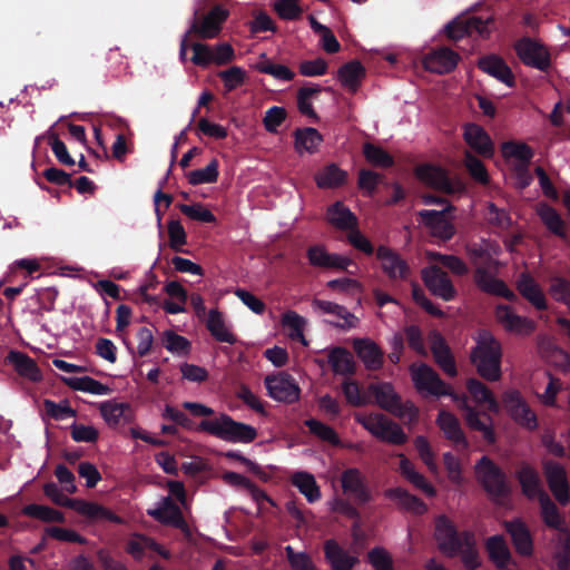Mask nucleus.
Here are the masks:
<instances>
[{
	"instance_id": "obj_1",
	"label": "nucleus",
	"mask_w": 570,
	"mask_h": 570,
	"mask_svg": "<svg viewBox=\"0 0 570 570\" xmlns=\"http://www.w3.org/2000/svg\"><path fill=\"white\" fill-rule=\"evenodd\" d=\"M410 373L416 391L422 395L442 396L450 395L458 406L463 411L466 425L483 434V438L493 443L495 441L493 421L491 416L471 406L465 395H458L451 392L439 375L426 364L419 363L410 366Z\"/></svg>"
},
{
	"instance_id": "obj_2",
	"label": "nucleus",
	"mask_w": 570,
	"mask_h": 570,
	"mask_svg": "<svg viewBox=\"0 0 570 570\" xmlns=\"http://www.w3.org/2000/svg\"><path fill=\"white\" fill-rule=\"evenodd\" d=\"M466 254L475 266L474 279L482 291L508 299L515 298L514 293L502 281L492 275V272H497L500 267V263L497 259L500 254V246L498 244L482 240L469 245Z\"/></svg>"
},
{
	"instance_id": "obj_3",
	"label": "nucleus",
	"mask_w": 570,
	"mask_h": 570,
	"mask_svg": "<svg viewBox=\"0 0 570 570\" xmlns=\"http://www.w3.org/2000/svg\"><path fill=\"white\" fill-rule=\"evenodd\" d=\"M502 348L499 341L488 331H481L471 352V361L478 373L485 380L495 382L501 377Z\"/></svg>"
},
{
	"instance_id": "obj_4",
	"label": "nucleus",
	"mask_w": 570,
	"mask_h": 570,
	"mask_svg": "<svg viewBox=\"0 0 570 570\" xmlns=\"http://www.w3.org/2000/svg\"><path fill=\"white\" fill-rule=\"evenodd\" d=\"M199 429L222 440L234 443H248L257 436V432L252 425L236 422L226 414H220L212 420L202 421Z\"/></svg>"
},
{
	"instance_id": "obj_5",
	"label": "nucleus",
	"mask_w": 570,
	"mask_h": 570,
	"mask_svg": "<svg viewBox=\"0 0 570 570\" xmlns=\"http://www.w3.org/2000/svg\"><path fill=\"white\" fill-rule=\"evenodd\" d=\"M355 419L365 430L381 441L391 444H403L407 440L402 428L381 413L358 414Z\"/></svg>"
},
{
	"instance_id": "obj_6",
	"label": "nucleus",
	"mask_w": 570,
	"mask_h": 570,
	"mask_svg": "<svg viewBox=\"0 0 570 570\" xmlns=\"http://www.w3.org/2000/svg\"><path fill=\"white\" fill-rule=\"evenodd\" d=\"M454 207H443L441 209H426L417 212L421 223L429 229L433 237L442 240L451 239L455 234L453 225Z\"/></svg>"
},
{
	"instance_id": "obj_7",
	"label": "nucleus",
	"mask_w": 570,
	"mask_h": 570,
	"mask_svg": "<svg viewBox=\"0 0 570 570\" xmlns=\"http://www.w3.org/2000/svg\"><path fill=\"white\" fill-rule=\"evenodd\" d=\"M502 403L510 417L521 428L534 431L538 428V419L528 402L517 390H508L502 395Z\"/></svg>"
},
{
	"instance_id": "obj_8",
	"label": "nucleus",
	"mask_w": 570,
	"mask_h": 570,
	"mask_svg": "<svg viewBox=\"0 0 570 570\" xmlns=\"http://www.w3.org/2000/svg\"><path fill=\"white\" fill-rule=\"evenodd\" d=\"M475 474L478 481L491 497L500 498L508 493L509 488L504 474L489 458L483 456L475 464Z\"/></svg>"
},
{
	"instance_id": "obj_9",
	"label": "nucleus",
	"mask_w": 570,
	"mask_h": 570,
	"mask_svg": "<svg viewBox=\"0 0 570 570\" xmlns=\"http://www.w3.org/2000/svg\"><path fill=\"white\" fill-rule=\"evenodd\" d=\"M228 17L229 11L226 8L215 6L208 12L194 18L189 32L202 39H214L220 33Z\"/></svg>"
},
{
	"instance_id": "obj_10",
	"label": "nucleus",
	"mask_w": 570,
	"mask_h": 570,
	"mask_svg": "<svg viewBox=\"0 0 570 570\" xmlns=\"http://www.w3.org/2000/svg\"><path fill=\"white\" fill-rule=\"evenodd\" d=\"M268 395L278 402L294 403L299 400L301 389L289 374L285 372L268 375L264 380Z\"/></svg>"
},
{
	"instance_id": "obj_11",
	"label": "nucleus",
	"mask_w": 570,
	"mask_h": 570,
	"mask_svg": "<svg viewBox=\"0 0 570 570\" xmlns=\"http://www.w3.org/2000/svg\"><path fill=\"white\" fill-rule=\"evenodd\" d=\"M497 322L510 334L518 336L530 335L535 324L532 320L517 314L507 305H499L494 312Z\"/></svg>"
},
{
	"instance_id": "obj_12",
	"label": "nucleus",
	"mask_w": 570,
	"mask_h": 570,
	"mask_svg": "<svg viewBox=\"0 0 570 570\" xmlns=\"http://www.w3.org/2000/svg\"><path fill=\"white\" fill-rule=\"evenodd\" d=\"M148 515L163 524L173 525L189 535V528L184 520L180 508L173 501L171 497H164L155 508L147 511Z\"/></svg>"
},
{
	"instance_id": "obj_13",
	"label": "nucleus",
	"mask_w": 570,
	"mask_h": 570,
	"mask_svg": "<svg viewBox=\"0 0 570 570\" xmlns=\"http://www.w3.org/2000/svg\"><path fill=\"white\" fill-rule=\"evenodd\" d=\"M416 175L426 185L449 194L464 190V185L460 180L451 181L446 173L436 166L423 165L416 169Z\"/></svg>"
},
{
	"instance_id": "obj_14",
	"label": "nucleus",
	"mask_w": 570,
	"mask_h": 570,
	"mask_svg": "<svg viewBox=\"0 0 570 570\" xmlns=\"http://www.w3.org/2000/svg\"><path fill=\"white\" fill-rule=\"evenodd\" d=\"M312 308L318 314H328L336 317V321L330 322L334 327L341 330L355 328L358 325V318L345 306L331 301L313 299Z\"/></svg>"
},
{
	"instance_id": "obj_15",
	"label": "nucleus",
	"mask_w": 570,
	"mask_h": 570,
	"mask_svg": "<svg viewBox=\"0 0 570 570\" xmlns=\"http://www.w3.org/2000/svg\"><path fill=\"white\" fill-rule=\"evenodd\" d=\"M307 258L312 266L326 269L346 271L353 261L344 255L330 253L323 245H313L307 249Z\"/></svg>"
},
{
	"instance_id": "obj_16",
	"label": "nucleus",
	"mask_w": 570,
	"mask_h": 570,
	"mask_svg": "<svg viewBox=\"0 0 570 570\" xmlns=\"http://www.w3.org/2000/svg\"><path fill=\"white\" fill-rule=\"evenodd\" d=\"M422 278L426 287L435 295L444 301H451L455 296V289L451 279L440 269L439 266L431 263V265L422 269Z\"/></svg>"
},
{
	"instance_id": "obj_17",
	"label": "nucleus",
	"mask_w": 570,
	"mask_h": 570,
	"mask_svg": "<svg viewBox=\"0 0 570 570\" xmlns=\"http://www.w3.org/2000/svg\"><path fill=\"white\" fill-rule=\"evenodd\" d=\"M543 470L554 498L561 504H567L570 500V491L564 468L559 463L547 461L543 463Z\"/></svg>"
},
{
	"instance_id": "obj_18",
	"label": "nucleus",
	"mask_w": 570,
	"mask_h": 570,
	"mask_svg": "<svg viewBox=\"0 0 570 570\" xmlns=\"http://www.w3.org/2000/svg\"><path fill=\"white\" fill-rule=\"evenodd\" d=\"M376 257L381 263L383 272L392 279H406L410 274V267L406 262L389 247L380 246L376 250Z\"/></svg>"
},
{
	"instance_id": "obj_19",
	"label": "nucleus",
	"mask_w": 570,
	"mask_h": 570,
	"mask_svg": "<svg viewBox=\"0 0 570 570\" xmlns=\"http://www.w3.org/2000/svg\"><path fill=\"white\" fill-rule=\"evenodd\" d=\"M460 56L445 47L429 52L423 58V66L426 70L434 73L451 72L458 65Z\"/></svg>"
},
{
	"instance_id": "obj_20",
	"label": "nucleus",
	"mask_w": 570,
	"mask_h": 570,
	"mask_svg": "<svg viewBox=\"0 0 570 570\" xmlns=\"http://www.w3.org/2000/svg\"><path fill=\"white\" fill-rule=\"evenodd\" d=\"M435 538L440 550L449 557H454L455 547L462 540V533L458 534L452 521L441 515L435 522Z\"/></svg>"
},
{
	"instance_id": "obj_21",
	"label": "nucleus",
	"mask_w": 570,
	"mask_h": 570,
	"mask_svg": "<svg viewBox=\"0 0 570 570\" xmlns=\"http://www.w3.org/2000/svg\"><path fill=\"white\" fill-rule=\"evenodd\" d=\"M519 58L527 65L543 69L549 65V53L544 47L530 39H522L515 43Z\"/></svg>"
},
{
	"instance_id": "obj_22",
	"label": "nucleus",
	"mask_w": 570,
	"mask_h": 570,
	"mask_svg": "<svg viewBox=\"0 0 570 570\" xmlns=\"http://www.w3.org/2000/svg\"><path fill=\"white\" fill-rule=\"evenodd\" d=\"M463 138L466 145L479 155L483 157H492L494 146L491 138L482 127L475 124L465 125Z\"/></svg>"
},
{
	"instance_id": "obj_23",
	"label": "nucleus",
	"mask_w": 570,
	"mask_h": 570,
	"mask_svg": "<svg viewBox=\"0 0 570 570\" xmlns=\"http://www.w3.org/2000/svg\"><path fill=\"white\" fill-rule=\"evenodd\" d=\"M352 346L367 370H379L383 364V352L371 338H354Z\"/></svg>"
},
{
	"instance_id": "obj_24",
	"label": "nucleus",
	"mask_w": 570,
	"mask_h": 570,
	"mask_svg": "<svg viewBox=\"0 0 570 570\" xmlns=\"http://www.w3.org/2000/svg\"><path fill=\"white\" fill-rule=\"evenodd\" d=\"M71 509L91 522L109 521L114 523H122L121 518L97 502L76 499Z\"/></svg>"
},
{
	"instance_id": "obj_25",
	"label": "nucleus",
	"mask_w": 570,
	"mask_h": 570,
	"mask_svg": "<svg viewBox=\"0 0 570 570\" xmlns=\"http://www.w3.org/2000/svg\"><path fill=\"white\" fill-rule=\"evenodd\" d=\"M324 554L333 570H352L358 562L356 556L351 554L333 539L324 542Z\"/></svg>"
},
{
	"instance_id": "obj_26",
	"label": "nucleus",
	"mask_w": 570,
	"mask_h": 570,
	"mask_svg": "<svg viewBox=\"0 0 570 570\" xmlns=\"http://www.w3.org/2000/svg\"><path fill=\"white\" fill-rule=\"evenodd\" d=\"M344 493L352 495L356 501L365 503L371 500V493L364 483V476L358 469H347L341 476Z\"/></svg>"
},
{
	"instance_id": "obj_27",
	"label": "nucleus",
	"mask_w": 570,
	"mask_h": 570,
	"mask_svg": "<svg viewBox=\"0 0 570 570\" xmlns=\"http://www.w3.org/2000/svg\"><path fill=\"white\" fill-rule=\"evenodd\" d=\"M436 424L444 436L455 445L468 448V441L458 417L445 410H441L436 417Z\"/></svg>"
},
{
	"instance_id": "obj_28",
	"label": "nucleus",
	"mask_w": 570,
	"mask_h": 570,
	"mask_svg": "<svg viewBox=\"0 0 570 570\" xmlns=\"http://www.w3.org/2000/svg\"><path fill=\"white\" fill-rule=\"evenodd\" d=\"M517 478L527 498L538 499L542 493H546L539 473L533 466L522 463L517 471Z\"/></svg>"
},
{
	"instance_id": "obj_29",
	"label": "nucleus",
	"mask_w": 570,
	"mask_h": 570,
	"mask_svg": "<svg viewBox=\"0 0 570 570\" xmlns=\"http://www.w3.org/2000/svg\"><path fill=\"white\" fill-rule=\"evenodd\" d=\"M431 351L433 353L435 362L439 366L450 376L456 375V366L454 360L450 353L448 345L445 344L442 336L438 333L430 335Z\"/></svg>"
},
{
	"instance_id": "obj_30",
	"label": "nucleus",
	"mask_w": 570,
	"mask_h": 570,
	"mask_svg": "<svg viewBox=\"0 0 570 570\" xmlns=\"http://www.w3.org/2000/svg\"><path fill=\"white\" fill-rule=\"evenodd\" d=\"M164 292L168 295V299L163 303V308L168 314H180L186 312V302L188 298L187 291L184 286L171 281L165 284Z\"/></svg>"
},
{
	"instance_id": "obj_31",
	"label": "nucleus",
	"mask_w": 570,
	"mask_h": 570,
	"mask_svg": "<svg viewBox=\"0 0 570 570\" xmlns=\"http://www.w3.org/2000/svg\"><path fill=\"white\" fill-rule=\"evenodd\" d=\"M479 67L488 75L497 78L507 86H513L514 79L510 68L498 56L491 55L479 60Z\"/></svg>"
},
{
	"instance_id": "obj_32",
	"label": "nucleus",
	"mask_w": 570,
	"mask_h": 570,
	"mask_svg": "<svg viewBox=\"0 0 570 570\" xmlns=\"http://www.w3.org/2000/svg\"><path fill=\"white\" fill-rule=\"evenodd\" d=\"M517 288L535 308L544 309L547 307L546 297L540 286L529 274L523 273L520 275L517 281Z\"/></svg>"
},
{
	"instance_id": "obj_33",
	"label": "nucleus",
	"mask_w": 570,
	"mask_h": 570,
	"mask_svg": "<svg viewBox=\"0 0 570 570\" xmlns=\"http://www.w3.org/2000/svg\"><path fill=\"white\" fill-rule=\"evenodd\" d=\"M466 390L475 404L487 405L488 410L493 413H498L500 411V404L494 394L482 382L475 379H470L466 381Z\"/></svg>"
},
{
	"instance_id": "obj_34",
	"label": "nucleus",
	"mask_w": 570,
	"mask_h": 570,
	"mask_svg": "<svg viewBox=\"0 0 570 570\" xmlns=\"http://www.w3.org/2000/svg\"><path fill=\"white\" fill-rule=\"evenodd\" d=\"M294 137V149L298 155L316 153L323 141L322 135L312 127L295 130Z\"/></svg>"
},
{
	"instance_id": "obj_35",
	"label": "nucleus",
	"mask_w": 570,
	"mask_h": 570,
	"mask_svg": "<svg viewBox=\"0 0 570 570\" xmlns=\"http://www.w3.org/2000/svg\"><path fill=\"white\" fill-rule=\"evenodd\" d=\"M367 390L375 403L390 413L401 400L392 384L386 382L371 384Z\"/></svg>"
},
{
	"instance_id": "obj_36",
	"label": "nucleus",
	"mask_w": 570,
	"mask_h": 570,
	"mask_svg": "<svg viewBox=\"0 0 570 570\" xmlns=\"http://www.w3.org/2000/svg\"><path fill=\"white\" fill-rule=\"evenodd\" d=\"M327 361L335 374L351 375L355 372V362L352 354L340 346L327 350Z\"/></svg>"
},
{
	"instance_id": "obj_37",
	"label": "nucleus",
	"mask_w": 570,
	"mask_h": 570,
	"mask_svg": "<svg viewBox=\"0 0 570 570\" xmlns=\"http://www.w3.org/2000/svg\"><path fill=\"white\" fill-rule=\"evenodd\" d=\"M455 556L461 557V561L468 570H475L481 564L473 534L462 533V540L455 547Z\"/></svg>"
},
{
	"instance_id": "obj_38",
	"label": "nucleus",
	"mask_w": 570,
	"mask_h": 570,
	"mask_svg": "<svg viewBox=\"0 0 570 570\" xmlns=\"http://www.w3.org/2000/svg\"><path fill=\"white\" fill-rule=\"evenodd\" d=\"M397 456L400 458L399 469L401 474L424 494L428 497H434L436 494L434 487L415 470L414 464L403 454H399Z\"/></svg>"
},
{
	"instance_id": "obj_39",
	"label": "nucleus",
	"mask_w": 570,
	"mask_h": 570,
	"mask_svg": "<svg viewBox=\"0 0 570 570\" xmlns=\"http://www.w3.org/2000/svg\"><path fill=\"white\" fill-rule=\"evenodd\" d=\"M127 552L135 559H141L147 552L155 551L164 558H169V552L157 544L150 538L135 534L127 542Z\"/></svg>"
},
{
	"instance_id": "obj_40",
	"label": "nucleus",
	"mask_w": 570,
	"mask_h": 570,
	"mask_svg": "<svg viewBox=\"0 0 570 570\" xmlns=\"http://www.w3.org/2000/svg\"><path fill=\"white\" fill-rule=\"evenodd\" d=\"M326 218L330 224L342 230L353 229L357 226L356 216L341 202L328 207Z\"/></svg>"
},
{
	"instance_id": "obj_41",
	"label": "nucleus",
	"mask_w": 570,
	"mask_h": 570,
	"mask_svg": "<svg viewBox=\"0 0 570 570\" xmlns=\"http://www.w3.org/2000/svg\"><path fill=\"white\" fill-rule=\"evenodd\" d=\"M507 531L510 533L518 553L530 556L532 553V540L527 527L519 520L508 522Z\"/></svg>"
},
{
	"instance_id": "obj_42",
	"label": "nucleus",
	"mask_w": 570,
	"mask_h": 570,
	"mask_svg": "<svg viewBox=\"0 0 570 570\" xmlns=\"http://www.w3.org/2000/svg\"><path fill=\"white\" fill-rule=\"evenodd\" d=\"M207 330L215 337V340L228 344H234L236 337L226 325L223 314L217 309H210L206 321Z\"/></svg>"
},
{
	"instance_id": "obj_43",
	"label": "nucleus",
	"mask_w": 570,
	"mask_h": 570,
	"mask_svg": "<svg viewBox=\"0 0 570 570\" xmlns=\"http://www.w3.org/2000/svg\"><path fill=\"white\" fill-rule=\"evenodd\" d=\"M347 173L335 164H330L315 175L316 185L320 188H336L346 181Z\"/></svg>"
},
{
	"instance_id": "obj_44",
	"label": "nucleus",
	"mask_w": 570,
	"mask_h": 570,
	"mask_svg": "<svg viewBox=\"0 0 570 570\" xmlns=\"http://www.w3.org/2000/svg\"><path fill=\"white\" fill-rule=\"evenodd\" d=\"M282 325L288 330V337L301 342L304 346L308 345L304 335V330L307 324L305 317L301 316L295 311H286L281 318Z\"/></svg>"
},
{
	"instance_id": "obj_45",
	"label": "nucleus",
	"mask_w": 570,
	"mask_h": 570,
	"mask_svg": "<svg viewBox=\"0 0 570 570\" xmlns=\"http://www.w3.org/2000/svg\"><path fill=\"white\" fill-rule=\"evenodd\" d=\"M100 413L110 426L127 422L131 419V411L128 404L104 402L100 404Z\"/></svg>"
},
{
	"instance_id": "obj_46",
	"label": "nucleus",
	"mask_w": 570,
	"mask_h": 570,
	"mask_svg": "<svg viewBox=\"0 0 570 570\" xmlns=\"http://www.w3.org/2000/svg\"><path fill=\"white\" fill-rule=\"evenodd\" d=\"M292 483L311 503L320 500L321 491L315 481V478L307 472H295L292 478Z\"/></svg>"
},
{
	"instance_id": "obj_47",
	"label": "nucleus",
	"mask_w": 570,
	"mask_h": 570,
	"mask_svg": "<svg viewBox=\"0 0 570 570\" xmlns=\"http://www.w3.org/2000/svg\"><path fill=\"white\" fill-rule=\"evenodd\" d=\"M9 362L13 365L14 370L22 376L38 381L41 379L40 371L33 360L20 352H10L8 355Z\"/></svg>"
},
{
	"instance_id": "obj_48",
	"label": "nucleus",
	"mask_w": 570,
	"mask_h": 570,
	"mask_svg": "<svg viewBox=\"0 0 570 570\" xmlns=\"http://www.w3.org/2000/svg\"><path fill=\"white\" fill-rule=\"evenodd\" d=\"M364 76V69L357 61H352L338 69L337 77L343 87L356 91Z\"/></svg>"
},
{
	"instance_id": "obj_49",
	"label": "nucleus",
	"mask_w": 570,
	"mask_h": 570,
	"mask_svg": "<svg viewBox=\"0 0 570 570\" xmlns=\"http://www.w3.org/2000/svg\"><path fill=\"white\" fill-rule=\"evenodd\" d=\"M487 550L490 559L498 568H507L510 563L511 554L504 539L500 535H493L487 541Z\"/></svg>"
},
{
	"instance_id": "obj_50",
	"label": "nucleus",
	"mask_w": 570,
	"mask_h": 570,
	"mask_svg": "<svg viewBox=\"0 0 570 570\" xmlns=\"http://www.w3.org/2000/svg\"><path fill=\"white\" fill-rule=\"evenodd\" d=\"M219 176V164L213 158L204 168L194 169L186 174L188 183L193 186L216 183Z\"/></svg>"
},
{
	"instance_id": "obj_51",
	"label": "nucleus",
	"mask_w": 570,
	"mask_h": 570,
	"mask_svg": "<svg viewBox=\"0 0 570 570\" xmlns=\"http://www.w3.org/2000/svg\"><path fill=\"white\" fill-rule=\"evenodd\" d=\"M63 381L69 387L76 391H81L94 395H107L110 393V389L107 385L90 376L67 377L63 379Z\"/></svg>"
},
{
	"instance_id": "obj_52",
	"label": "nucleus",
	"mask_w": 570,
	"mask_h": 570,
	"mask_svg": "<svg viewBox=\"0 0 570 570\" xmlns=\"http://www.w3.org/2000/svg\"><path fill=\"white\" fill-rule=\"evenodd\" d=\"M425 257L430 263H440L454 275L463 276L469 272L468 265L458 256L443 255L436 252L428 250L425 252Z\"/></svg>"
},
{
	"instance_id": "obj_53",
	"label": "nucleus",
	"mask_w": 570,
	"mask_h": 570,
	"mask_svg": "<svg viewBox=\"0 0 570 570\" xmlns=\"http://www.w3.org/2000/svg\"><path fill=\"white\" fill-rule=\"evenodd\" d=\"M259 72L272 76L277 80L291 81L295 73L287 66L271 61L265 53L261 55L256 65Z\"/></svg>"
},
{
	"instance_id": "obj_54",
	"label": "nucleus",
	"mask_w": 570,
	"mask_h": 570,
	"mask_svg": "<svg viewBox=\"0 0 570 570\" xmlns=\"http://www.w3.org/2000/svg\"><path fill=\"white\" fill-rule=\"evenodd\" d=\"M22 513L27 517L38 519L42 522H65V515L59 510L42 504H28L22 509Z\"/></svg>"
},
{
	"instance_id": "obj_55",
	"label": "nucleus",
	"mask_w": 570,
	"mask_h": 570,
	"mask_svg": "<svg viewBox=\"0 0 570 570\" xmlns=\"http://www.w3.org/2000/svg\"><path fill=\"white\" fill-rule=\"evenodd\" d=\"M385 495L415 513H423L426 511V505L419 498L410 494L401 488L390 489L385 492Z\"/></svg>"
},
{
	"instance_id": "obj_56",
	"label": "nucleus",
	"mask_w": 570,
	"mask_h": 570,
	"mask_svg": "<svg viewBox=\"0 0 570 570\" xmlns=\"http://www.w3.org/2000/svg\"><path fill=\"white\" fill-rule=\"evenodd\" d=\"M537 213L550 232L561 237L564 236V222L556 209L546 204H540L537 207Z\"/></svg>"
},
{
	"instance_id": "obj_57",
	"label": "nucleus",
	"mask_w": 570,
	"mask_h": 570,
	"mask_svg": "<svg viewBox=\"0 0 570 570\" xmlns=\"http://www.w3.org/2000/svg\"><path fill=\"white\" fill-rule=\"evenodd\" d=\"M538 500L540 503V514L543 522L550 528L561 529L563 520L549 495L547 493H542Z\"/></svg>"
},
{
	"instance_id": "obj_58",
	"label": "nucleus",
	"mask_w": 570,
	"mask_h": 570,
	"mask_svg": "<svg viewBox=\"0 0 570 570\" xmlns=\"http://www.w3.org/2000/svg\"><path fill=\"white\" fill-rule=\"evenodd\" d=\"M308 20L313 31L321 37L322 48L328 53L337 52L341 46L330 28L320 23L313 16H309Z\"/></svg>"
},
{
	"instance_id": "obj_59",
	"label": "nucleus",
	"mask_w": 570,
	"mask_h": 570,
	"mask_svg": "<svg viewBox=\"0 0 570 570\" xmlns=\"http://www.w3.org/2000/svg\"><path fill=\"white\" fill-rule=\"evenodd\" d=\"M501 151L505 159H515L520 163L521 167H525L533 155L528 145L512 141L504 142Z\"/></svg>"
},
{
	"instance_id": "obj_60",
	"label": "nucleus",
	"mask_w": 570,
	"mask_h": 570,
	"mask_svg": "<svg viewBox=\"0 0 570 570\" xmlns=\"http://www.w3.org/2000/svg\"><path fill=\"white\" fill-rule=\"evenodd\" d=\"M161 343L165 348L173 354L186 355L190 350V342L170 330L163 333Z\"/></svg>"
},
{
	"instance_id": "obj_61",
	"label": "nucleus",
	"mask_w": 570,
	"mask_h": 570,
	"mask_svg": "<svg viewBox=\"0 0 570 570\" xmlns=\"http://www.w3.org/2000/svg\"><path fill=\"white\" fill-rule=\"evenodd\" d=\"M285 552L292 570H317L312 557L307 552L295 551L292 546H286Z\"/></svg>"
},
{
	"instance_id": "obj_62",
	"label": "nucleus",
	"mask_w": 570,
	"mask_h": 570,
	"mask_svg": "<svg viewBox=\"0 0 570 570\" xmlns=\"http://www.w3.org/2000/svg\"><path fill=\"white\" fill-rule=\"evenodd\" d=\"M363 154L365 159L373 166L386 168L393 165L392 156L373 144H365L363 146Z\"/></svg>"
},
{
	"instance_id": "obj_63",
	"label": "nucleus",
	"mask_w": 570,
	"mask_h": 570,
	"mask_svg": "<svg viewBox=\"0 0 570 570\" xmlns=\"http://www.w3.org/2000/svg\"><path fill=\"white\" fill-rule=\"evenodd\" d=\"M414 446L421 458V460L424 462V464L428 466V469L432 473H438L439 468L435 461V453L432 450L428 439L425 436L419 435L414 439Z\"/></svg>"
},
{
	"instance_id": "obj_64",
	"label": "nucleus",
	"mask_w": 570,
	"mask_h": 570,
	"mask_svg": "<svg viewBox=\"0 0 570 570\" xmlns=\"http://www.w3.org/2000/svg\"><path fill=\"white\" fill-rule=\"evenodd\" d=\"M367 560L375 570H393L391 554L381 547L372 549L367 553Z\"/></svg>"
}]
</instances>
